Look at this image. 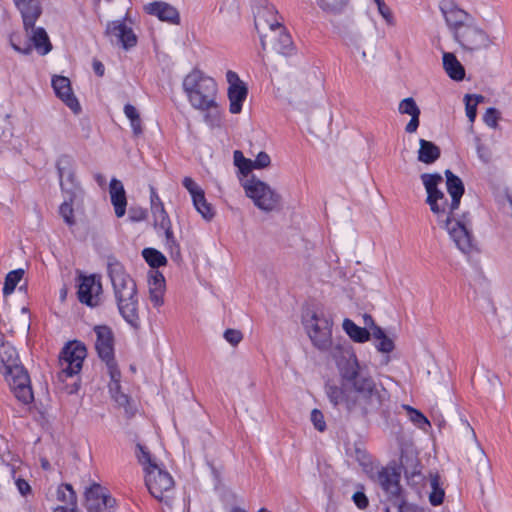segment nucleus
<instances>
[{
	"label": "nucleus",
	"instance_id": "f257e3e1",
	"mask_svg": "<svg viewBox=\"0 0 512 512\" xmlns=\"http://www.w3.org/2000/svg\"><path fill=\"white\" fill-rule=\"evenodd\" d=\"M340 358L333 354L341 383L328 382L325 393L330 403L350 415L367 416L383 409L390 401L388 390L361 366L356 355L348 348L335 347Z\"/></svg>",
	"mask_w": 512,
	"mask_h": 512
},
{
	"label": "nucleus",
	"instance_id": "f03ea898",
	"mask_svg": "<svg viewBox=\"0 0 512 512\" xmlns=\"http://www.w3.org/2000/svg\"><path fill=\"white\" fill-rule=\"evenodd\" d=\"M427 197L426 204L437 219L440 227L449 234L456 247L464 254L476 251V243L472 234L470 214L456 213L459 207H452V200L448 201L444 192L439 189L443 178L439 173H423L420 176Z\"/></svg>",
	"mask_w": 512,
	"mask_h": 512
},
{
	"label": "nucleus",
	"instance_id": "7ed1b4c3",
	"mask_svg": "<svg viewBox=\"0 0 512 512\" xmlns=\"http://www.w3.org/2000/svg\"><path fill=\"white\" fill-rule=\"evenodd\" d=\"M107 270L120 315L131 327L138 329L140 317L135 281L126 273L123 265L114 258H109Z\"/></svg>",
	"mask_w": 512,
	"mask_h": 512
},
{
	"label": "nucleus",
	"instance_id": "20e7f679",
	"mask_svg": "<svg viewBox=\"0 0 512 512\" xmlns=\"http://www.w3.org/2000/svg\"><path fill=\"white\" fill-rule=\"evenodd\" d=\"M188 101L195 109L209 111L205 120L210 126L219 125V111L216 102L217 84L215 80L199 69H193L182 83Z\"/></svg>",
	"mask_w": 512,
	"mask_h": 512
},
{
	"label": "nucleus",
	"instance_id": "39448f33",
	"mask_svg": "<svg viewBox=\"0 0 512 512\" xmlns=\"http://www.w3.org/2000/svg\"><path fill=\"white\" fill-rule=\"evenodd\" d=\"M136 457L145 471V484L150 494L169 505L174 491V480L170 473L162 469L141 444L136 446Z\"/></svg>",
	"mask_w": 512,
	"mask_h": 512
},
{
	"label": "nucleus",
	"instance_id": "423d86ee",
	"mask_svg": "<svg viewBox=\"0 0 512 512\" xmlns=\"http://www.w3.org/2000/svg\"><path fill=\"white\" fill-rule=\"evenodd\" d=\"M0 362L5 370L3 372L14 396L23 404H29L34 396L30 384V377L25 368L19 363L16 349L9 344L0 347Z\"/></svg>",
	"mask_w": 512,
	"mask_h": 512
},
{
	"label": "nucleus",
	"instance_id": "0eeeda50",
	"mask_svg": "<svg viewBox=\"0 0 512 512\" xmlns=\"http://www.w3.org/2000/svg\"><path fill=\"white\" fill-rule=\"evenodd\" d=\"M245 194L254 205L264 212H272L281 202V196L266 182L252 176L243 183Z\"/></svg>",
	"mask_w": 512,
	"mask_h": 512
},
{
	"label": "nucleus",
	"instance_id": "6e6552de",
	"mask_svg": "<svg viewBox=\"0 0 512 512\" xmlns=\"http://www.w3.org/2000/svg\"><path fill=\"white\" fill-rule=\"evenodd\" d=\"M332 327V318L324 313L314 312L305 321V328L313 346L323 352L333 347Z\"/></svg>",
	"mask_w": 512,
	"mask_h": 512
},
{
	"label": "nucleus",
	"instance_id": "1a4fd4ad",
	"mask_svg": "<svg viewBox=\"0 0 512 512\" xmlns=\"http://www.w3.org/2000/svg\"><path fill=\"white\" fill-rule=\"evenodd\" d=\"M370 478L375 481L389 497L395 498L398 512H421L400 498L401 487L399 484V474L396 473L394 469L384 467L376 469L375 472H370Z\"/></svg>",
	"mask_w": 512,
	"mask_h": 512
},
{
	"label": "nucleus",
	"instance_id": "9d476101",
	"mask_svg": "<svg viewBox=\"0 0 512 512\" xmlns=\"http://www.w3.org/2000/svg\"><path fill=\"white\" fill-rule=\"evenodd\" d=\"M453 38L467 52L487 50L494 45L493 38L476 25L474 20L460 29Z\"/></svg>",
	"mask_w": 512,
	"mask_h": 512
},
{
	"label": "nucleus",
	"instance_id": "9b49d317",
	"mask_svg": "<svg viewBox=\"0 0 512 512\" xmlns=\"http://www.w3.org/2000/svg\"><path fill=\"white\" fill-rule=\"evenodd\" d=\"M86 354V347L81 342L73 341L68 343L59 356V378L65 380L77 375L82 369Z\"/></svg>",
	"mask_w": 512,
	"mask_h": 512
},
{
	"label": "nucleus",
	"instance_id": "f8f14e48",
	"mask_svg": "<svg viewBox=\"0 0 512 512\" xmlns=\"http://www.w3.org/2000/svg\"><path fill=\"white\" fill-rule=\"evenodd\" d=\"M95 348L99 358L106 363L109 374L117 376V364L114 359V335L112 329L106 325L95 326Z\"/></svg>",
	"mask_w": 512,
	"mask_h": 512
},
{
	"label": "nucleus",
	"instance_id": "ddd939ff",
	"mask_svg": "<svg viewBox=\"0 0 512 512\" xmlns=\"http://www.w3.org/2000/svg\"><path fill=\"white\" fill-rule=\"evenodd\" d=\"M260 40L263 50L269 49L282 55H289L293 50L291 36L285 31L282 24L268 33L262 34Z\"/></svg>",
	"mask_w": 512,
	"mask_h": 512
},
{
	"label": "nucleus",
	"instance_id": "4468645a",
	"mask_svg": "<svg viewBox=\"0 0 512 512\" xmlns=\"http://www.w3.org/2000/svg\"><path fill=\"white\" fill-rule=\"evenodd\" d=\"M226 80L229 84L228 98L230 102L229 110L232 114H238L242 110V103L247 97L248 89L246 84L239 78L238 74L232 70L227 71Z\"/></svg>",
	"mask_w": 512,
	"mask_h": 512
},
{
	"label": "nucleus",
	"instance_id": "2eb2a0df",
	"mask_svg": "<svg viewBox=\"0 0 512 512\" xmlns=\"http://www.w3.org/2000/svg\"><path fill=\"white\" fill-rule=\"evenodd\" d=\"M85 498L89 512H106L115 504V500L106 493L101 485L96 483L86 490Z\"/></svg>",
	"mask_w": 512,
	"mask_h": 512
},
{
	"label": "nucleus",
	"instance_id": "dca6fc26",
	"mask_svg": "<svg viewBox=\"0 0 512 512\" xmlns=\"http://www.w3.org/2000/svg\"><path fill=\"white\" fill-rule=\"evenodd\" d=\"M101 292V282L95 276H84L80 279L77 294L81 303L90 307L97 306Z\"/></svg>",
	"mask_w": 512,
	"mask_h": 512
},
{
	"label": "nucleus",
	"instance_id": "f3484780",
	"mask_svg": "<svg viewBox=\"0 0 512 512\" xmlns=\"http://www.w3.org/2000/svg\"><path fill=\"white\" fill-rule=\"evenodd\" d=\"M462 425L473 442L468 460L474 465L478 474H488L490 471V462L483 448L477 441L474 429L467 421H462Z\"/></svg>",
	"mask_w": 512,
	"mask_h": 512
},
{
	"label": "nucleus",
	"instance_id": "a211bd4d",
	"mask_svg": "<svg viewBox=\"0 0 512 512\" xmlns=\"http://www.w3.org/2000/svg\"><path fill=\"white\" fill-rule=\"evenodd\" d=\"M445 22L454 36L457 32L468 25L474 18L466 11L458 8L453 3L441 6Z\"/></svg>",
	"mask_w": 512,
	"mask_h": 512
},
{
	"label": "nucleus",
	"instance_id": "6ab92c4d",
	"mask_svg": "<svg viewBox=\"0 0 512 512\" xmlns=\"http://www.w3.org/2000/svg\"><path fill=\"white\" fill-rule=\"evenodd\" d=\"M281 24L277 11L272 5L257 8L255 13V28L261 37Z\"/></svg>",
	"mask_w": 512,
	"mask_h": 512
},
{
	"label": "nucleus",
	"instance_id": "aec40b11",
	"mask_svg": "<svg viewBox=\"0 0 512 512\" xmlns=\"http://www.w3.org/2000/svg\"><path fill=\"white\" fill-rule=\"evenodd\" d=\"M106 33L111 37L112 41H114V38L124 49H129L137 43V37L133 30L122 21H112L108 23Z\"/></svg>",
	"mask_w": 512,
	"mask_h": 512
},
{
	"label": "nucleus",
	"instance_id": "412c9836",
	"mask_svg": "<svg viewBox=\"0 0 512 512\" xmlns=\"http://www.w3.org/2000/svg\"><path fill=\"white\" fill-rule=\"evenodd\" d=\"M72 166L73 160L70 156L67 155L60 156L56 163L60 177V185L64 191L71 195V198L75 196V190L77 188Z\"/></svg>",
	"mask_w": 512,
	"mask_h": 512
},
{
	"label": "nucleus",
	"instance_id": "4be33fe9",
	"mask_svg": "<svg viewBox=\"0 0 512 512\" xmlns=\"http://www.w3.org/2000/svg\"><path fill=\"white\" fill-rule=\"evenodd\" d=\"M52 86L56 95L74 112L80 111V104L74 96L70 80L64 76H54Z\"/></svg>",
	"mask_w": 512,
	"mask_h": 512
},
{
	"label": "nucleus",
	"instance_id": "5701e85b",
	"mask_svg": "<svg viewBox=\"0 0 512 512\" xmlns=\"http://www.w3.org/2000/svg\"><path fill=\"white\" fill-rule=\"evenodd\" d=\"M165 278L163 274L152 269L148 273L149 299L154 307H160L164 303Z\"/></svg>",
	"mask_w": 512,
	"mask_h": 512
},
{
	"label": "nucleus",
	"instance_id": "b1692460",
	"mask_svg": "<svg viewBox=\"0 0 512 512\" xmlns=\"http://www.w3.org/2000/svg\"><path fill=\"white\" fill-rule=\"evenodd\" d=\"M145 10L147 13L156 16L161 21H166L176 25L180 23V14L178 10L166 2L155 1L149 3L145 7Z\"/></svg>",
	"mask_w": 512,
	"mask_h": 512
},
{
	"label": "nucleus",
	"instance_id": "393cba45",
	"mask_svg": "<svg viewBox=\"0 0 512 512\" xmlns=\"http://www.w3.org/2000/svg\"><path fill=\"white\" fill-rule=\"evenodd\" d=\"M23 19V27L26 33L33 28L36 21L42 13V7L39 0H27L17 7Z\"/></svg>",
	"mask_w": 512,
	"mask_h": 512
},
{
	"label": "nucleus",
	"instance_id": "a878e982",
	"mask_svg": "<svg viewBox=\"0 0 512 512\" xmlns=\"http://www.w3.org/2000/svg\"><path fill=\"white\" fill-rule=\"evenodd\" d=\"M398 111L400 114L411 116L410 121L405 127V131L409 134L416 132L419 127V117L421 113L416 101L412 97L401 100L398 106Z\"/></svg>",
	"mask_w": 512,
	"mask_h": 512
},
{
	"label": "nucleus",
	"instance_id": "bb28decb",
	"mask_svg": "<svg viewBox=\"0 0 512 512\" xmlns=\"http://www.w3.org/2000/svg\"><path fill=\"white\" fill-rule=\"evenodd\" d=\"M110 197L118 218L125 215L126 212V194L121 181L112 179L110 182Z\"/></svg>",
	"mask_w": 512,
	"mask_h": 512
},
{
	"label": "nucleus",
	"instance_id": "cd10ccee",
	"mask_svg": "<svg viewBox=\"0 0 512 512\" xmlns=\"http://www.w3.org/2000/svg\"><path fill=\"white\" fill-rule=\"evenodd\" d=\"M446 189L452 200V207H459L465 188L462 180L450 170L445 171Z\"/></svg>",
	"mask_w": 512,
	"mask_h": 512
},
{
	"label": "nucleus",
	"instance_id": "c85d7f7f",
	"mask_svg": "<svg viewBox=\"0 0 512 512\" xmlns=\"http://www.w3.org/2000/svg\"><path fill=\"white\" fill-rule=\"evenodd\" d=\"M26 34L40 55H46L52 50V44L44 28L34 25Z\"/></svg>",
	"mask_w": 512,
	"mask_h": 512
},
{
	"label": "nucleus",
	"instance_id": "c756f323",
	"mask_svg": "<svg viewBox=\"0 0 512 512\" xmlns=\"http://www.w3.org/2000/svg\"><path fill=\"white\" fill-rule=\"evenodd\" d=\"M442 60L443 68L451 79L455 81H462L465 78L464 66L453 53L444 52Z\"/></svg>",
	"mask_w": 512,
	"mask_h": 512
},
{
	"label": "nucleus",
	"instance_id": "7c9ffc66",
	"mask_svg": "<svg viewBox=\"0 0 512 512\" xmlns=\"http://www.w3.org/2000/svg\"><path fill=\"white\" fill-rule=\"evenodd\" d=\"M441 155L440 148L431 141L420 139L418 150V161L424 164H433Z\"/></svg>",
	"mask_w": 512,
	"mask_h": 512
},
{
	"label": "nucleus",
	"instance_id": "2f4dec72",
	"mask_svg": "<svg viewBox=\"0 0 512 512\" xmlns=\"http://www.w3.org/2000/svg\"><path fill=\"white\" fill-rule=\"evenodd\" d=\"M401 466L404 470L407 481L413 485L420 483L422 480L420 463L417 458L402 456Z\"/></svg>",
	"mask_w": 512,
	"mask_h": 512
},
{
	"label": "nucleus",
	"instance_id": "473e14b6",
	"mask_svg": "<svg viewBox=\"0 0 512 512\" xmlns=\"http://www.w3.org/2000/svg\"><path fill=\"white\" fill-rule=\"evenodd\" d=\"M429 484L431 491L429 492V502L433 506L441 505L444 501L445 490L444 483L440 475L436 473L429 474Z\"/></svg>",
	"mask_w": 512,
	"mask_h": 512
},
{
	"label": "nucleus",
	"instance_id": "72a5a7b5",
	"mask_svg": "<svg viewBox=\"0 0 512 512\" xmlns=\"http://www.w3.org/2000/svg\"><path fill=\"white\" fill-rule=\"evenodd\" d=\"M371 336L375 340V347L378 352L389 354L395 349V344L392 338L386 335L385 331L377 325L372 328Z\"/></svg>",
	"mask_w": 512,
	"mask_h": 512
},
{
	"label": "nucleus",
	"instance_id": "f704fd0d",
	"mask_svg": "<svg viewBox=\"0 0 512 512\" xmlns=\"http://www.w3.org/2000/svg\"><path fill=\"white\" fill-rule=\"evenodd\" d=\"M342 328L345 333L357 343H365L370 337L371 333L367 330V328L360 327L356 325L352 320L346 318L342 323Z\"/></svg>",
	"mask_w": 512,
	"mask_h": 512
},
{
	"label": "nucleus",
	"instance_id": "c9c22d12",
	"mask_svg": "<svg viewBox=\"0 0 512 512\" xmlns=\"http://www.w3.org/2000/svg\"><path fill=\"white\" fill-rule=\"evenodd\" d=\"M110 375V383H109V391L114 399V401L122 407H126L129 404V397L127 394L121 392V386H120V378L121 373L120 370L117 368V376L113 377V374Z\"/></svg>",
	"mask_w": 512,
	"mask_h": 512
},
{
	"label": "nucleus",
	"instance_id": "e433bc0d",
	"mask_svg": "<svg viewBox=\"0 0 512 512\" xmlns=\"http://www.w3.org/2000/svg\"><path fill=\"white\" fill-rule=\"evenodd\" d=\"M350 0H316L318 7L326 14L339 15L347 8Z\"/></svg>",
	"mask_w": 512,
	"mask_h": 512
},
{
	"label": "nucleus",
	"instance_id": "4c0bfd02",
	"mask_svg": "<svg viewBox=\"0 0 512 512\" xmlns=\"http://www.w3.org/2000/svg\"><path fill=\"white\" fill-rule=\"evenodd\" d=\"M193 205L197 212L207 221L213 219L215 215V211L212 208L211 204H209L205 198V193L199 194V196H195L192 198Z\"/></svg>",
	"mask_w": 512,
	"mask_h": 512
},
{
	"label": "nucleus",
	"instance_id": "58836bf2",
	"mask_svg": "<svg viewBox=\"0 0 512 512\" xmlns=\"http://www.w3.org/2000/svg\"><path fill=\"white\" fill-rule=\"evenodd\" d=\"M158 229L164 232L165 246L170 251L171 257L176 260L179 259L181 256L180 246L173 234L171 223L168 224V228Z\"/></svg>",
	"mask_w": 512,
	"mask_h": 512
},
{
	"label": "nucleus",
	"instance_id": "ea45409f",
	"mask_svg": "<svg viewBox=\"0 0 512 512\" xmlns=\"http://www.w3.org/2000/svg\"><path fill=\"white\" fill-rule=\"evenodd\" d=\"M142 255L146 262L152 268H158L160 266H164L167 263L166 257L158 250L154 248H145L142 251Z\"/></svg>",
	"mask_w": 512,
	"mask_h": 512
},
{
	"label": "nucleus",
	"instance_id": "a19ab883",
	"mask_svg": "<svg viewBox=\"0 0 512 512\" xmlns=\"http://www.w3.org/2000/svg\"><path fill=\"white\" fill-rule=\"evenodd\" d=\"M23 275H24L23 269H16V270L10 271L5 277L3 294L6 296L10 295L16 288L17 284L22 279Z\"/></svg>",
	"mask_w": 512,
	"mask_h": 512
},
{
	"label": "nucleus",
	"instance_id": "79ce46f5",
	"mask_svg": "<svg viewBox=\"0 0 512 512\" xmlns=\"http://www.w3.org/2000/svg\"><path fill=\"white\" fill-rule=\"evenodd\" d=\"M153 216V224L156 229L168 228V224L171 223L168 213L166 212L164 205L153 207L151 209Z\"/></svg>",
	"mask_w": 512,
	"mask_h": 512
},
{
	"label": "nucleus",
	"instance_id": "37998d69",
	"mask_svg": "<svg viewBox=\"0 0 512 512\" xmlns=\"http://www.w3.org/2000/svg\"><path fill=\"white\" fill-rule=\"evenodd\" d=\"M57 498L65 505L76 506V494L70 484H63L57 490Z\"/></svg>",
	"mask_w": 512,
	"mask_h": 512
},
{
	"label": "nucleus",
	"instance_id": "c03bdc74",
	"mask_svg": "<svg viewBox=\"0 0 512 512\" xmlns=\"http://www.w3.org/2000/svg\"><path fill=\"white\" fill-rule=\"evenodd\" d=\"M346 45L354 48L361 53L363 59L366 58V52L362 49V44L365 41L363 35L359 32H348L344 37Z\"/></svg>",
	"mask_w": 512,
	"mask_h": 512
},
{
	"label": "nucleus",
	"instance_id": "a18cd8bd",
	"mask_svg": "<svg viewBox=\"0 0 512 512\" xmlns=\"http://www.w3.org/2000/svg\"><path fill=\"white\" fill-rule=\"evenodd\" d=\"M377 7L379 14L384 19L385 23L393 27L396 25V20L391 8L385 3L384 0H372Z\"/></svg>",
	"mask_w": 512,
	"mask_h": 512
},
{
	"label": "nucleus",
	"instance_id": "49530a36",
	"mask_svg": "<svg viewBox=\"0 0 512 512\" xmlns=\"http://www.w3.org/2000/svg\"><path fill=\"white\" fill-rule=\"evenodd\" d=\"M404 407L409 412L411 421L415 423L420 429L426 430L427 427H430V422L420 411L410 406Z\"/></svg>",
	"mask_w": 512,
	"mask_h": 512
},
{
	"label": "nucleus",
	"instance_id": "de8ad7c7",
	"mask_svg": "<svg viewBox=\"0 0 512 512\" xmlns=\"http://www.w3.org/2000/svg\"><path fill=\"white\" fill-rule=\"evenodd\" d=\"M69 197H71V195H69ZM72 201H73V197L70 198V201H64L60 208H59V213L60 215L62 216V218L64 219V221L68 224V225H73L75 223L74 221V213H73V207H72Z\"/></svg>",
	"mask_w": 512,
	"mask_h": 512
},
{
	"label": "nucleus",
	"instance_id": "09e8293b",
	"mask_svg": "<svg viewBox=\"0 0 512 512\" xmlns=\"http://www.w3.org/2000/svg\"><path fill=\"white\" fill-rule=\"evenodd\" d=\"M474 142H475L477 154H478V157L480 158V160L483 161L484 163L490 162L492 159L491 149L482 143L479 136H475Z\"/></svg>",
	"mask_w": 512,
	"mask_h": 512
},
{
	"label": "nucleus",
	"instance_id": "8fccbe9b",
	"mask_svg": "<svg viewBox=\"0 0 512 512\" xmlns=\"http://www.w3.org/2000/svg\"><path fill=\"white\" fill-rule=\"evenodd\" d=\"M500 112L496 108H488L483 116L485 124L493 129L498 127Z\"/></svg>",
	"mask_w": 512,
	"mask_h": 512
},
{
	"label": "nucleus",
	"instance_id": "3c124183",
	"mask_svg": "<svg viewBox=\"0 0 512 512\" xmlns=\"http://www.w3.org/2000/svg\"><path fill=\"white\" fill-rule=\"evenodd\" d=\"M311 422L313 423L315 429L320 432H323L326 429V422L324 420L323 413L318 409H313L311 412Z\"/></svg>",
	"mask_w": 512,
	"mask_h": 512
},
{
	"label": "nucleus",
	"instance_id": "603ef678",
	"mask_svg": "<svg viewBox=\"0 0 512 512\" xmlns=\"http://www.w3.org/2000/svg\"><path fill=\"white\" fill-rule=\"evenodd\" d=\"M182 183L191 195V198L199 196V194L204 192V190L191 177H185Z\"/></svg>",
	"mask_w": 512,
	"mask_h": 512
},
{
	"label": "nucleus",
	"instance_id": "864d4df0",
	"mask_svg": "<svg viewBox=\"0 0 512 512\" xmlns=\"http://www.w3.org/2000/svg\"><path fill=\"white\" fill-rule=\"evenodd\" d=\"M225 340L230 343L232 346H237L243 339V335L241 331L236 329H227L224 332Z\"/></svg>",
	"mask_w": 512,
	"mask_h": 512
},
{
	"label": "nucleus",
	"instance_id": "5fc2aeb1",
	"mask_svg": "<svg viewBox=\"0 0 512 512\" xmlns=\"http://www.w3.org/2000/svg\"><path fill=\"white\" fill-rule=\"evenodd\" d=\"M271 164V158L266 152H260L256 156L255 160H253V165L255 169H264L269 167Z\"/></svg>",
	"mask_w": 512,
	"mask_h": 512
},
{
	"label": "nucleus",
	"instance_id": "6e6d98bb",
	"mask_svg": "<svg viewBox=\"0 0 512 512\" xmlns=\"http://www.w3.org/2000/svg\"><path fill=\"white\" fill-rule=\"evenodd\" d=\"M472 96L470 94L465 95V106H466V115L469 118L470 122H474L477 115V106L476 104H472Z\"/></svg>",
	"mask_w": 512,
	"mask_h": 512
},
{
	"label": "nucleus",
	"instance_id": "4d7b16f0",
	"mask_svg": "<svg viewBox=\"0 0 512 512\" xmlns=\"http://www.w3.org/2000/svg\"><path fill=\"white\" fill-rule=\"evenodd\" d=\"M10 44L12 46V48L21 53V54H24V55H29L31 52H32V46L31 44L29 43H26L23 47L20 46L17 42H16V37L14 35H11L10 36Z\"/></svg>",
	"mask_w": 512,
	"mask_h": 512
},
{
	"label": "nucleus",
	"instance_id": "13d9d810",
	"mask_svg": "<svg viewBox=\"0 0 512 512\" xmlns=\"http://www.w3.org/2000/svg\"><path fill=\"white\" fill-rule=\"evenodd\" d=\"M147 216V212L143 208H130L129 219L133 222L143 221Z\"/></svg>",
	"mask_w": 512,
	"mask_h": 512
},
{
	"label": "nucleus",
	"instance_id": "bf43d9fd",
	"mask_svg": "<svg viewBox=\"0 0 512 512\" xmlns=\"http://www.w3.org/2000/svg\"><path fill=\"white\" fill-rule=\"evenodd\" d=\"M352 499H353L355 505L359 509H365L369 505L368 498L363 492L358 491V492L354 493Z\"/></svg>",
	"mask_w": 512,
	"mask_h": 512
},
{
	"label": "nucleus",
	"instance_id": "052dcab7",
	"mask_svg": "<svg viewBox=\"0 0 512 512\" xmlns=\"http://www.w3.org/2000/svg\"><path fill=\"white\" fill-rule=\"evenodd\" d=\"M237 167L239 168L240 172L243 175H248L253 169H255L253 165V160L247 158H245V160H243L242 163L237 165Z\"/></svg>",
	"mask_w": 512,
	"mask_h": 512
},
{
	"label": "nucleus",
	"instance_id": "680f3d73",
	"mask_svg": "<svg viewBox=\"0 0 512 512\" xmlns=\"http://www.w3.org/2000/svg\"><path fill=\"white\" fill-rule=\"evenodd\" d=\"M164 205L154 187H150V206L158 207Z\"/></svg>",
	"mask_w": 512,
	"mask_h": 512
},
{
	"label": "nucleus",
	"instance_id": "e2e57ef3",
	"mask_svg": "<svg viewBox=\"0 0 512 512\" xmlns=\"http://www.w3.org/2000/svg\"><path fill=\"white\" fill-rule=\"evenodd\" d=\"M124 113L130 121L140 116L137 109L131 104H126L124 106Z\"/></svg>",
	"mask_w": 512,
	"mask_h": 512
},
{
	"label": "nucleus",
	"instance_id": "0e129e2a",
	"mask_svg": "<svg viewBox=\"0 0 512 512\" xmlns=\"http://www.w3.org/2000/svg\"><path fill=\"white\" fill-rule=\"evenodd\" d=\"M17 488L21 495L26 496L31 491V487L24 479H18L16 481Z\"/></svg>",
	"mask_w": 512,
	"mask_h": 512
},
{
	"label": "nucleus",
	"instance_id": "69168bd1",
	"mask_svg": "<svg viewBox=\"0 0 512 512\" xmlns=\"http://www.w3.org/2000/svg\"><path fill=\"white\" fill-rule=\"evenodd\" d=\"M130 124H131L132 130H133V134L135 136H139L142 134L143 129H142V122H141L140 116L136 119L131 120Z\"/></svg>",
	"mask_w": 512,
	"mask_h": 512
},
{
	"label": "nucleus",
	"instance_id": "338daca9",
	"mask_svg": "<svg viewBox=\"0 0 512 512\" xmlns=\"http://www.w3.org/2000/svg\"><path fill=\"white\" fill-rule=\"evenodd\" d=\"M93 70H94L95 74L100 77L103 76L104 72H105L104 65L98 60L93 61Z\"/></svg>",
	"mask_w": 512,
	"mask_h": 512
},
{
	"label": "nucleus",
	"instance_id": "774afa93",
	"mask_svg": "<svg viewBox=\"0 0 512 512\" xmlns=\"http://www.w3.org/2000/svg\"><path fill=\"white\" fill-rule=\"evenodd\" d=\"M53 512H75V506H58Z\"/></svg>",
	"mask_w": 512,
	"mask_h": 512
}]
</instances>
